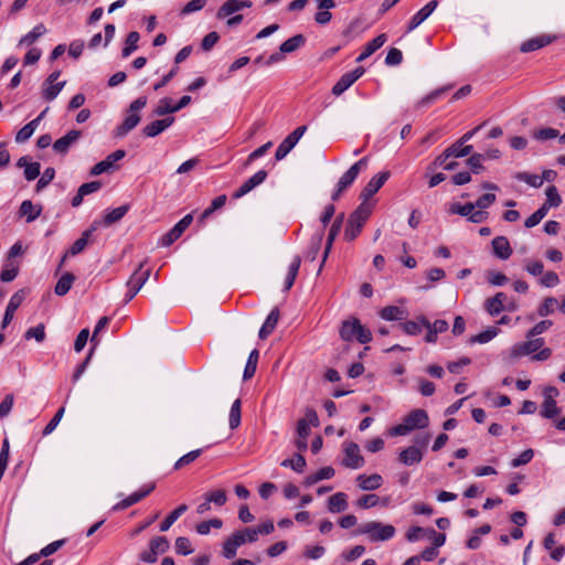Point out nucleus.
Returning <instances> with one entry per match:
<instances>
[{
    "mask_svg": "<svg viewBox=\"0 0 565 565\" xmlns=\"http://www.w3.org/2000/svg\"><path fill=\"white\" fill-rule=\"evenodd\" d=\"M429 424V417L424 409H414L405 418L403 423L392 427L388 431L391 436H405L415 429L426 428Z\"/></svg>",
    "mask_w": 565,
    "mask_h": 565,
    "instance_id": "1",
    "label": "nucleus"
},
{
    "mask_svg": "<svg viewBox=\"0 0 565 565\" xmlns=\"http://www.w3.org/2000/svg\"><path fill=\"white\" fill-rule=\"evenodd\" d=\"M372 204L362 202L350 215L344 231V238L347 241L351 242L359 236L363 225L372 213Z\"/></svg>",
    "mask_w": 565,
    "mask_h": 565,
    "instance_id": "2",
    "label": "nucleus"
},
{
    "mask_svg": "<svg viewBox=\"0 0 565 565\" xmlns=\"http://www.w3.org/2000/svg\"><path fill=\"white\" fill-rule=\"evenodd\" d=\"M395 527L391 524H383L377 521L363 523L356 530V534L369 535L372 542H382L391 540L395 535Z\"/></svg>",
    "mask_w": 565,
    "mask_h": 565,
    "instance_id": "3",
    "label": "nucleus"
},
{
    "mask_svg": "<svg viewBox=\"0 0 565 565\" xmlns=\"http://www.w3.org/2000/svg\"><path fill=\"white\" fill-rule=\"evenodd\" d=\"M340 337L344 341L356 339L362 344L370 342L372 339L370 330L362 326L360 320L355 318L343 321L340 329Z\"/></svg>",
    "mask_w": 565,
    "mask_h": 565,
    "instance_id": "4",
    "label": "nucleus"
},
{
    "mask_svg": "<svg viewBox=\"0 0 565 565\" xmlns=\"http://www.w3.org/2000/svg\"><path fill=\"white\" fill-rule=\"evenodd\" d=\"M146 105H147V97H145V96L138 97L130 104L125 120L116 129L117 137H124L129 131H131L135 127H137V125L140 121V116L138 115V111H140Z\"/></svg>",
    "mask_w": 565,
    "mask_h": 565,
    "instance_id": "5",
    "label": "nucleus"
},
{
    "mask_svg": "<svg viewBox=\"0 0 565 565\" xmlns=\"http://www.w3.org/2000/svg\"><path fill=\"white\" fill-rule=\"evenodd\" d=\"M145 262L140 263L127 281L128 292L125 297V303L131 301L140 291L150 277V269H143Z\"/></svg>",
    "mask_w": 565,
    "mask_h": 565,
    "instance_id": "6",
    "label": "nucleus"
},
{
    "mask_svg": "<svg viewBox=\"0 0 565 565\" xmlns=\"http://www.w3.org/2000/svg\"><path fill=\"white\" fill-rule=\"evenodd\" d=\"M544 345L543 338H531L525 342L514 344L509 351L511 362L521 356L530 355L539 351Z\"/></svg>",
    "mask_w": 565,
    "mask_h": 565,
    "instance_id": "7",
    "label": "nucleus"
},
{
    "mask_svg": "<svg viewBox=\"0 0 565 565\" xmlns=\"http://www.w3.org/2000/svg\"><path fill=\"white\" fill-rule=\"evenodd\" d=\"M343 459L341 463L345 468L359 469L364 466L365 460L361 456L360 447L356 443L345 441L343 444Z\"/></svg>",
    "mask_w": 565,
    "mask_h": 565,
    "instance_id": "8",
    "label": "nucleus"
},
{
    "mask_svg": "<svg viewBox=\"0 0 565 565\" xmlns=\"http://www.w3.org/2000/svg\"><path fill=\"white\" fill-rule=\"evenodd\" d=\"M307 131V126H299L291 134H289L277 147L275 152V159L280 161L287 157V154L295 148L298 141Z\"/></svg>",
    "mask_w": 565,
    "mask_h": 565,
    "instance_id": "9",
    "label": "nucleus"
},
{
    "mask_svg": "<svg viewBox=\"0 0 565 565\" xmlns=\"http://www.w3.org/2000/svg\"><path fill=\"white\" fill-rule=\"evenodd\" d=\"M363 74V67H356L353 71L343 74L332 87V94L340 96L347 89H349Z\"/></svg>",
    "mask_w": 565,
    "mask_h": 565,
    "instance_id": "10",
    "label": "nucleus"
},
{
    "mask_svg": "<svg viewBox=\"0 0 565 565\" xmlns=\"http://www.w3.org/2000/svg\"><path fill=\"white\" fill-rule=\"evenodd\" d=\"M390 175L388 171H383L374 175L361 192L360 198L363 202L367 203V200H370L384 185Z\"/></svg>",
    "mask_w": 565,
    "mask_h": 565,
    "instance_id": "11",
    "label": "nucleus"
},
{
    "mask_svg": "<svg viewBox=\"0 0 565 565\" xmlns=\"http://www.w3.org/2000/svg\"><path fill=\"white\" fill-rule=\"evenodd\" d=\"M267 178V172L265 170L257 171L254 175L248 178L238 190H236L233 194V199H241L247 193H249L257 185L262 184Z\"/></svg>",
    "mask_w": 565,
    "mask_h": 565,
    "instance_id": "12",
    "label": "nucleus"
},
{
    "mask_svg": "<svg viewBox=\"0 0 565 565\" xmlns=\"http://www.w3.org/2000/svg\"><path fill=\"white\" fill-rule=\"evenodd\" d=\"M154 484H148L139 489L138 491L131 493L126 499L121 500L117 504L113 507L114 511H120L125 510L136 503H138L140 500H142L145 497H147L151 491H153Z\"/></svg>",
    "mask_w": 565,
    "mask_h": 565,
    "instance_id": "13",
    "label": "nucleus"
},
{
    "mask_svg": "<svg viewBox=\"0 0 565 565\" xmlns=\"http://www.w3.org/2000/svg\"><path fill=\"white\" fill-rule=\"evenodd\" d=\"M125 156H126V152L122 149H118V150L114 151L113 153L108 154L105 160L96 163L92 168L90 174L99 175L102 173L109 171L110 169H113L114 163L121 160Z\"/></svg>",
    "mask_w": 565,
    "mask_h": 565,
    "instance_id": "14",
    "label": "nucleus"
},
{
    "mask_svg": "<svg viewBox=\"0 0 565 565\" xmlns=\"http://www.w3.org/2000/svg\"><path fill=\"white\" fill-rule=\"evenodd\" d=\"M438 6L437 0L429 1L425 7L417 11L409 21L407 32L415 30L435 11Z\"/></svg>",
    "mask_w": 565,
    "mask_h": 565,
    "instance_id": "15",
    "label": "nucleus"
},
{
    "mask_svg": "<svg viewBox=\"0 0 565 565\" xmlns=\"http://www.w3.org/2000/svg\"><path fill=\"white\" fill-rule=\"evenodd\" d=\"M358 487L363 491H374L382 487L384 480L379 473L359 475L355 479Z\"/></svg>",
    "mask_w": 565,
    "mask_h": 565,
    "instance_id": "16",
    "label": "nucleus"
},
{
    "mask_svg": "<svg viewBox=\"0 0 565 565\" xmlns=\"http://www.w3.org/2000/svg\"><path fill=\"white\" fill-rule=\"evenodd\" d=\"M23 300H24V290L23 289L18 290L17 292H14L11 296V298L8 302L6 312H4L3 320H2V326H1L2 329H4L12 321L14 312L21 306Z\"/></svg>",
    "mask_w": 565,
    "mask_h": 565,
    "instance_id": "17",
    "label": "nucleus"
},
{
    "mask_svg": "<svg viewBox=\"0 0 565 565\" xmlns=\"http://www.w3.org/2000/svg\"><path fill=\"white\" fill-rule=\"evenodd\" d=\"M424 451L417 446H408L398 455V460L405 466L417 465L423 460Z\"/></svg>",
    "mask_w": 565,
    "mask_h": 565,
    "instance_id": "18",
    "label": "nucleus"
},
{
    "mask_svg": "<svg viewBox=\"0 0 565 565\" xmlns=\"http://www.w3.org/2000/svg\"><path fill=\"white\" fill-rule=\"evenodd\" d=\"M41 204H33L30 200H24L19 209V216L24 218L28 223L35 221L42 213Z\"/></svg>",
    "mask_w": 565,
    "mask_h": 565,
    "instance_id": "19",
    "label": "nucleus"
},
{
    "mask_svg": "<svg viewBox=\"0 0 565 565\" xmlns=\"http://www.w3.org/2000/svg\"><path fill=\"white\" fill-rule=\"evenodd\" d=\"M81 137V132L78 130H71L62 138L57 139L53 143V149L56 153L64 154L68 151L71 146H73Z\"/></svg>",
    "mask_w": 565,
    "mask_h": 565,
    "instance_id": "20",
    "label": "nucleus"
},
{
    "mask_svg": "<svg viewBox=\"0 0 565 565\" xmlns=\"http://www.w3.org/2000/svg\"><path fill=\"white\" fill-rule=\"evenodd\" d=\"M173 122H174L173 117H167L163 119L154 120L143 127V134L149 138H153V137L160 135L161 132H163Z\"/></svg>",
    "mask_w": 565,
    "mask_h": 565,
    "instance_id": "21",
    "label": "nucleus"
},
{
    "mask_svg": "<svg viewBox=\"0 0 565 565\" xmlns=\"http://www.w3.org/2000/svg\"><path fill=\"white\" fill-rule=\"evenodd\" d=\"M493 254L500 259H508L512 255L510 242L505 236H497L492 239Z\"/></svg>",
    "mask_w": 565,
    "mask_h": 565,
    "instance_id": "22",
    "label": "nucleus"
},
{
    "mask_svg": "<svg viewBox=\"0 0 565 565\" xmlns=\"http://www.w3.org/2000/svg\"><path fill=\"white\" fill-rule=\"evenodd\" d=\"M387 41L386 34L382 33L374 38L372 41L367 42L361 54L356 57V62H362L370 57L373 53H375L379 49H381L385 42Z\"/></svg>",
    "mask_w": 565,
    "mask_h": 565,
    "instance_id": "23",
    "label": "nucleus"
},
{
    "mask_svg": "<svg viewBox=\"0 0 565 565\" xmlns=\"http://www.w3.org/2000/svg\"><path fill=\"white\" fill-rule=\"evenodd\" d=\"M507 296L503 292L495 294L492 298H489L484 302V309L490 316H498L500 312L505 310Z\"/></svg>",
    "mask_w": 565,
    "mask_h": 565,
    "instance_id": "24",
    "label": "nucleus"
},
{
    "mask_svg": "<svg viewBox=\"0 0 565 565\" xmlns=\"http://www.w3.org/2000/svg\"><path fill=\"white\" fill-rule=\"evenodd\" d=\"M554 40H555V36L540 35V36H536V38H533V39H530V40L523 42L520 50L523 53L533 52V51H536V50L552 43Z\"/></svg>",
    "mask_w": 565,
    "mask_h": 565,
    "instance_id": "25",
    "label": "nucleus"
},
{
    "mask_svg": "<svg viewBox=\"0 0 565 565\" xmlns=\"http://www.w3.org/2000/svg\"><path fill=\"white\" fill-rule=\"evenodd\" d=\"M46 33V28L43 23L36 24L30 32L23 35L19 42L18 46H30L35 43L42 35Z\"/></svg>",
    "mask_w": 565,
    "mask_h": 565,
    "instance_id": "26",
    "label": "nucleus"
},
{
    "mask_svg": "<svg viewBox=\"0 0 565 565\" xmlns=\"http://www.w3.org/2000/svg\"><path fill=\"white\" fill-rule=\"evenodd\" d=\"M348 509V495L344 492H337L328 500V510L331 513H340Z\"/></svg>",
    "mask_w": 565,
    "mask_h": 565,
    "instance_id": "27",
    "label": "nucleus"
},
{
    "mask_svg": "<svg viewBox=\"0 0 565 565\" xmlns=\"http://www.w3.org/2000/svg\"><path fill=\"white\" fill-rule=\"evenodd\" d=\"M279 320V310L278 308H274L269 315L267 316L265 322L263 323L259 330V338L266 339L276 328Z\"/></svg>",
    "mask_w": 565,
    "mask_h": 565,
    "instance_id": "28",
    "label": "nucleus"
},
{
    "mask_svg": "<svg viewBox=\"0 0 565 565\" xmlns=\"http://www.w3.org/2000/svg\"><path fill=\"white\" fill-rule=\"evenodd\" d=\"M380 317L386 321H397L405 319L407 311L396 306H387L380 311Z\"/></svg>",
    "mask_w": 565,
    "mask_h": 565,
    "instance_id": "29",
    "label": "nucleus"
},
{
    "mask_svg": "<svg viewBox=\"0 0 565 565\" xmlns=\"http://www.w3.org/2000/svg\"><path fill=\"white\" fill-rule=\"evenodd\" d=\"M305 43L306 38L302 34H297L282 42L280 44V51L281 53L289 54L303 46Z\"/></svg>",
    "mask_w": 565,
    "mask_h": 565,
    "instance_id": "30",
    "label": "nucleus"
},
{
    "mask_svg": "<svg viewBox=\"0 0 565 565\" xmlns=\"http://www.w3.org/2000/svg\"><path fill=\"white\" fill-rule=\"evenodd\" d=\"M65 84V81L54 82L53 84H46L45 81L42 87L43 98L47 102L54 100L64 88Z\"/></svg>",
    "mask_w": 565,
    "mask_h": 565,
    "instance_id": "31",
    "label": "nucleus"
},
{
    "mask_svg": "<svg viewBox=\"0 0 565 565\" xmlns=\"http://www.w3.org/2000/svg\"><path fill=\"white\" fill-rule=\"evenodd\" d=\"M300 264H301L300 256H298V255L295 256L288 267V273L285 278V284H284V290L287 291L294 286L296 277H297L299 268H300Z\"/></svg>",
    "mask_w": 565,
    "mask_h": 565,
    "instance_id": "32",
    "label": "nucleus"
},
{
    "mask_svg": "<svg viewBox=\"0 0 565 565\" xmlns=\"http://www.w3.org/2000/svg\"><path fill=\"white\" fill-rule=\"evenodd\" d=\"M75 280V277L71 273H65L61 276V278L57 280L54 291L57 296H64L66 295L70 289L72 288V285Z\"/></svg>",
    "mask_w": 565,
    "mask_h": 565,
    "instance_id": "33",
    "label": "nucleus"
},
{
    "mask_svg": "<svg viewBox=\"0 0 565 565\" xmlns=\"http://www.w3.org/2000/svg\"><path fill=\"white\" fill-rule=\"evenodd\" d=\"M334 476V469L332 467H323L316 473L308 476L305 479L306 486H312L321 480L330 479Z\"/></svg>",
    "mask_w": 565,
    "mask_h": 565,
    "instance_id": "34",
    "label": "nucleus"
},
{
    "mask_svg": "<svg viewBox=\"0 0 565 565\" xmlns=\"http://www.w3.org/2000/svg\"><path fill=\"white\" fill-rule=\"evenodd\" d=\"M188 510L186 504H181L174 509L160 524V531H168L171 525Z\"/></svg>",
    "mask_w": 565,
    "mask_h": 565,
    "instance_id": "35",
    "label": "nucleus"
},
{
    "mask_svg": "<svg viewBox=\"0 0 565 565\" xmlns=\"http://www.w3.org/2000/svg\"><path fill=\"white\" fill-rule=\"evenodd\" d=\"M241 545L236 534L233 533L223 544V556L227 559L233 558Z\"/></svg>",
    "mask_w": 565,
    "mask_h": 565,
    "instance_id": "36",
    "label": "nucleus"
},
{
    "mask_svg": "<svg viewBox=\"0 0 565 565\" xmlns=\"http://www.w3.org/2000/svg\"><path fill=\"white\" fill-rule=\"evenodd\" d=\"M498 333L499 329L497 327H489L484 331L471 337L469 342L484 344L494 339Z\"/></svg>",
    "mask_w": 565,
    "mask_h": 565,
    "instance_id": "37",
    "label": "nucleus"
},
{
    "mask_svg": "<svg viewBox=\"0 0 565 565\" xmlns=\"http://www.w3.org/2000/svg\"><path fill=\"white\" fill-rule=\"evenodd\" d=\"M92 234V230H87L85 231L82 236L79 238H77L73 245L71 246V248L68 249V252L65 254L64 258L67 256V255H71V256H75L77 254H79L81 252H83L88 243V237L89 235Z\"/></svg>",
    "mask_w": 565,
    "mask_h": 565,
    "instance_id": "38",
    "label": "nucleus"
},
{
    "mask_svg": "<svg viewBox=\"0 0 565 565\" xmlns=\"http://www.w3.org/2000/svg\"><path fill=\"white\" fill-rule=\"evenodd\" d=\"M471 151L472 146L459 145V141H457L456 143L451 145L446 149V157L462 158L470 154Z\"/></svg>",
    "mask_w": 565,
    "mask_h": 565,
    "instance_id": "39",
    "label": "nucleus"
},
{
    "mask_svg": "<svg viewBox=\"0 0 565 565\" xmlns=\"http://www.w3.org/2000/svg\"><path fill=\"white\" fill-rule=\"evenodd\" d=\"M38 128V121L31 120L29 124L23 126L15 135V141L18 143H23L29 140Z\"/></svg>",
    "mask_w": 565,
    "mask_h": 565,
    "instance_id": "40",
    "label": "nucleus"
},
{
    "mask_svg": "<svg viewBox=\"0 0 565 565\" xmlns=\"http://www.w3.org/2000/svg\"><path fill=\"white\" fill-rule=\"evenodd\" d=\"M177 111L178 110L175 108V105L172 103V99L169 97H164L158 102V105L154 108L153 114L157 116H164Z\"/></svg>",
    "mask_w": 565,
    "mask_h": 565,
    "instance_id": "41",
    "label": "nucleus"
},
{
    "mask_svg": "<svg viewBox=\"0 0 565 565\" xmlns=\"http://www.w3.org/2000/svg\"><path fill=\"white\" fill-rule=\"evenodd\" d=\"M280 465L285 468H290L296 472H302L306 467V459L302 455L297 454L294 458L282 460Z\"/></svg>",
    "mask_w": 565,
    "mask_h": 565,
    "instance_id": "42",
    "label": "nucleus"
},
{
    "mask_svg": "<svg viewBox=\"0 0 565 565\" xmlns=\"http://www.w3.org/2000/svg\"><path fill=\"white\" fill-rule=\"evenodd\" d=\"M140 39V35L137 31H131L128 33L125 46L121 51L122 57H128L132 52L137 50V43Z\"/></svg>",
    "mask_w": 565,
    "mask_h": 565,
    "instance_id": "43",
    "label": "nucleus"
},
{
    "mask_svg": "<svg viewBox=\"0 0 565 565\" xmlns=\"http://www.w3.org/2000/svg\"><path fill=\"white\" fill-rule=\"evenodd\" d=\"M184 230L177 223L167 234H164L161 239V246L168 247L172 243H174L182 234Z\"/></svg>",
    "mask_w": 565,
    "mask_h": 565,
    "instance_id": "44",
    "label": "nucleus"
},
{
    "mask_svg": "<svg viewBox=\"0 0 565 565\" xmlns=\"http://www.w3.org/2000/svg\"><path fill=\"white\" fill-rule=\"evenodd\" d=\"M561 413L556 404V399H544L542 404L541 415L544 418H554Z\"/></svg>",
    "mask_w": 565,
    "mask_h": 565,
    "instance_id": "45",
    "label": "nucleus"
},
{
    "mask_svg": "<svg viewBox=\"0 0 565 565\" xmlns=\"http://www.w3.org/2000/svg\"><path fill=\"white\" fill-rule=\"evenodd\" d=\"M238 11H241L238 0H227L218 9L217 18L223 19V18L230 17Z\"/></svg>",
    "mask_w": 565,
    "mask_h": 565,
    "instance_id": "46",
    "label": "nucleus"
},
{
    "mask_svg": "<svg viewBox=\"0 0 565 565\" xmlns=\"http://www.w3.org/2000/svg\"><path fill=\"white\" fill-rule=\"evenodd\" d=\"M128 212V206L121 205L111 211L107 212L104 216V223L106 225H110L119 220H121L126 213Z\"/></svg>",
    "mask_w": 565,
    "mask_h": 565,
    "instance_id": "47",
    "label": "nucleus"
},
{
    "mask_svg": "<svg viewBox=\"0 0 565 565\" xmlns=\"http://www.w3.org/2000/svg\"><path fill=\"white\" fill-rule=\"evenodd\" d=\"M241 424V401L235 399L230 409L228 425L231 429H235Z\"/></svg>",
    "mask_w": 565,
    "mask_h": 565,
    "instance_id": "48",
    "label": "nucleus"
},
{
    "mask_svg": "<svg viewBox=\"0 0 565 565\" xmlns=\"http://www.w3.org/2000/svg\"><path fill=\"white\" fill-rule=\"evenodd\" d=\"M18 265H14L12 262H6L3 269L0 274V280L3 282H10L18 276Z\"/></svg>",
    "mask_w": 565,
    "mask_h": 565,
    "instance_id": "49",
    "label": "nucleus"
},
{
    "mask_svg": "<svg viewBox=\"0 0 565 565\" xmlns=\"http://www.w3.org/2000/svg\"><path fill=\"white\" fill-rule=\"evenodd\" d=\"M323 233H317L308 247V250L306 253V258L309 260H315L317 258V255L320 250L321 242H322Z\"/></svg>",
    "mask_w": 565,
    "mask_h": 565,
    "instance_id": "50",
    "label": "nucleus"
},
{
    "mask_svg": "<svg viewBox=\"0 0 565 565\" xmlns=\"http://www.w3.org/2000/svg\"><path fill=\"white\" fill-rule=\"evenodd\" d=\"M258 356H259V353L257 350H253L249 353V356L247 359V362H246V365L244 369V374H243L245 380L250 379L255 374Z\"/></svg>",
    "mask_w": 565,
    "mask_h": 565,
    "instance_id": "51",
    "label": "nucleus"
},
{
    "mask_svg": "<svg viewBox=\"0 0 565 565\" xmlns=\"http://www.w3.org/2000/svg\"><path fill=\"white\" fill-rule=\"evenodd\" d=\"M514 178L519 181L525 182L533 188H540L543 184V179L539 174L527 172H518Z\"/></svg>",
    "mask_w": 565,
    "mask_h": 565,
    "instance_id": "52",
    "label": "nucleus"
},
{
    "mask_svg": "<svg viewBox=\"0 0 565 565\" xmlns=\"http://www.w3.org/2000/svg\"><path fill=\"white\" fill-rule=\"evenodd\" d=\"M472 210H475V205L472 204V202H469L463 205L460 203H452L449 207V213L457 214L469 220Z\"/></svg>",
    "mask_w": 565,
    "mask_h": 565,
    "instance_id": "53",
    "label": "nucleus"
},
{
    "mask_svg": "<svg viewBox=\"0 0 565 565\" xmlns=\"http://www.w3.org/2000/svg\"><path fill=\"white\" fill-rule=\"evenodd\" d=\"M557 300L554 298V297H547L543 300V302L537 308V315L540 317H546L551 313L554 312L556 306H557Z\"/></svg>",
    "mask_w": 565,
    "mask_h": 565,
    "instance_id": "54",
    "label": "nucleus"
},
{
    "mask_svg": "<svg viewBox=\"0 0 565 565\" xmlns=\"http://www.w3.org/2000/svg\"><path fill=\"white\" fill-rule=\"evenodd\" d=\"M235 534L242 545L245 543H254L258 540V535L254 527H246L242 531H236Z\"/></svg>",
    "mask_w": 565,
    "mask_h": 565,
    "instance_id": "55",
    "label": "nucleus"
},
{
    "mask_svg": "<svg viewBox=\"0 0 565 565\" xmlns=\"http://www.w3.org/2000/svg\"><path fill=\"white\" fill-rule=\"evenodd\" d=\"M223 525L222 520L220 519H212L209 521L201 522L196 525V532L201 535H206L210 533L211 527L214 529H221Z\"/></svg>",
    "mask_w": 565,
    "mask_h": 565,
    "instance_id": "56",
    "label": "nucleus"
},
{
    "mask_svg": "<svg viewBox=\"0 0 565 565\" xmlns=\"http://www.w3.org/2000/svg\"><path fill=\"white\" fill-rule=\"evenodd\" d=\"M539 284L546 288L556 287L559 284L558 275L554 271L543 273L539 279Z\"/></svg>",
    "mask_w": 565,
    "mask_h": 565,
    "instance_id": "57",
    "label": "nucleus"
},
{
    "mask_svg": "<svg viewBox=\"0 0 565 565\" xmlns=\"http://www.w3.org/2000/svg\"><path fill=\"white\" fill-rule=\"evenodd\" d=\"M420 322L425 328H431L437 334L448 330V322L446 320L438 319L434 323H430L425 317H420Z\"/></svg>",
    "mask_w": 565,
    "mask_h": 565,
    "instance_id": "58",
    "label": "nucleus"
},
{
    "mask_svg": "<svg viewBox=\"0 0 565 565\" xmlns=\"http://www.w3.org/2000/svg\"><path fill=\"white\" fill-rule=\"evenodd\" d=\"M524 269L531 276H541L544 273V265L541 260L526 259L524 264Z\"/></svg>",
    "mask_w": 565,
    "mask_h": 565,
    "instance_id": "59",
    "label": "nucleus"
},
{
    "mask_svg": "<svg viewBox=\"0 0 565 565\" xmlns=\"http://www.w3.org/2000/svg\"><path fill=\"white\" fill-rule=\"evenodd\" d=\"M553 322L551 320H542L536 323L532 329L526 332V338H535L545 331H547L552 327Z\"/></svg>",
    "mask_w": 565,
    "mask_h": 565,
    "instance_id": "60",
    "label": "nucleus"
},
{
    "mask_svg": "<svg viewBox=\"0 0 565 565\" xmlns=\"http://www.w3.org/2000/svg\"><path fill=\"white\" fill-rule=\"evenodd\" d=\"M550 207H557L562 203V198L554 185L546 189V202Z\"/></svg>",
    "mask_w": 565,
    "mask_h": 565,
    "instance_id": "61",
    "label": "nucleus"
},
{
    "mask_svg": "<svg viewBox=\"0 0 565 565\" xmlns=\"http://www.w3.org/2000/svg\"><path fill=\"white\" fill-rule=\"evenodd\" d=\"M497 200V196L494 193H486L481 195L476 202L472 204L475 205V209H480L486 211L488 207H490Z\"/></svg>",
    "mask_w": 565,
    "mask_h": 565,
    "instance_id": "62",
    "label": "nucleus"
},
{
    "mask_svg": "<svg viewBox=\"0 0 565 565\" xmlns=\"http://www.w3.org/2000/svg\"><path fill=\"white\" fill-rule=\"evenodd\" d=\"M54 177L55 170L53 168H46L36 183V192L42 191L54 179Z\"/></svg>",
    "mask_w": 565,
    "mask_h": 565,
    "instance_id": "63",
    "label": "nucleus"
},
{
    "mask_svg": "<svg viewBox=\"0 0 565 565\" xmlns=\"http://www.w3.org/2000/svg\"><path fill=\"white\" fill-rule=\"evenodd\" d=\"M150 548L158 555L163 554L169 548V542L164 536H157L150 541Z\"/></svg>",
    "mask_w": 565,
    "mask_h": 565,
    "instance_id": "64",
    "label": "nucleus"
}]
</instances>
